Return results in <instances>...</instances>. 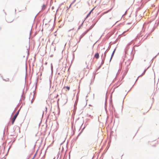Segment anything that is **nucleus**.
<instances>
[{
	"label": "nucleus",
	"mask_w": 159,
	"mask_h": 159,
	"mask_svg": "<svg viewBox=\"0 0 159 159\" xmlns=\"http://www.w3.org/2000/svg\"><path fill=\"white\" fill-rule=\"evenodd\" d=\"M36 153L35 155H34V157H35V156H36Z\"/></svg>",
	"instance_id": "1a4fd4ad"
},
{
	"label": "nucleus",
	"mask_w": 159,
	"mask_h": 159,
	"mask_svg": "<svg viewBox=\"0 0 159 159\" xmlns=\"http://www.w3.org/2000/svg\"><path fill=\"white\" fill-rule=\"evenodd\" d=\"M19 112V111H18L15 114L13 117L11 119L12 124L13 125L15 121L18 116Z\"/></svg>",
	"instance_id": "f257e3e1"
},
{
	"label": "nucleus",
	"mask_w": 159,
	"mask_h": 159,
	"mask_svg": "<svg viewBox=\"0 0 159 159\" xmlns=\"http://www.w3.org/2000/svg\"><path fill=\"white\" fill-rule=\"evenodd\" d=\"M108 11H107V12H104V14L107 13V12H108Z\"/></svg>",
	"instance_id": "0eeeda50"
},
{
	"label": "nucleus",
	"mask_w": 159,
	"mask_h": 159,
	"mask_svg": "<svg viewBox=\"0 0 159 159\" xmlns=\"http://www.w3.org/2000/svg\"><path fill=\"white\" fill-rule=\"evenodd\" d=\"M115 50L113 51V52H112V53L111 56V59L112 57H113V56L114 55V53L115 52Z\"/></svg>",
	"instance_id": "39448f33"
},
{
	"label": "nucleus",
	"mask_w": 159,
	"mask_h": 159,
	"mask_svg": "<svg viewBox=\"0 0 159 159\" xmlns=\"http://www.w3.org/2000/svg\"><path fill=\"white\" fill-rule=\"evenodd\" d=\"M65 88H66L68 91H69L70 89V87L68 86H65L63 87V89Z\"/></svg>",
	"instance_id": "7ed1b4c3"
},
{
	"label": "nucleus",
	"mask_w": 159,
	"mask_h": 159,
	"mask_svg": "<svg viewBox=\"0 0 159 159\" xmlns=\"http://www.w3.org/2000/svg\"><path fill=\"white\" fill-rule=\"evenodd\" d=\"M99 56V54L98 53H96L94 56V57L97 59H98V58Z\"/></svg>",
	"instance_id": "f03ea898"
},
{
	"label": "nucleus",
	"mask_w": 159,
	"mask_h": 159,
	"mask_svg": "<svg viewBox=\"0 0 159 159\" xmlns=\"http://www.w3.org/2000/svg\"><path fill=\"white\" fill-rule=\"evenodd\" d=\"M72 3H71V4H70V7H69V8L70 7V6H71V5H72Z\"/></svg>",
	"instance_id": "6e6552de"
},
{
	"label": "nucleus",
	"mask_w": 159,
	"mask_h": 159,
	"mask_svg": "<svg viewBox=\"0 0 159 159\" xmlns=\"http://www.w3.org/2000/svg\"><path fill=\"white\" fill-rule=\"evenodd\" d=\"M94 9V8H93V9H92L91 11L89 12V13L87 15V17H88V16H89L91 12L93 10V9Z\"/></svg>",
	"instance_id": "20e7f679"
},
{
	"label": "nucleus",
	"mask_w": 159,
	"mask_h": 159,
	"mask_svg": "<svg viewBox=\"0 0 159 159\" xmlns=\"http://www.w3.org/2000/svg\"><path fill=\"white\" fill-rule=\"evenodd\" d=\"M46 6L45 5H43V9H44L45 8Z\"/></svg>",
	"instance_id": "423d86ee"
}]
</instances>
